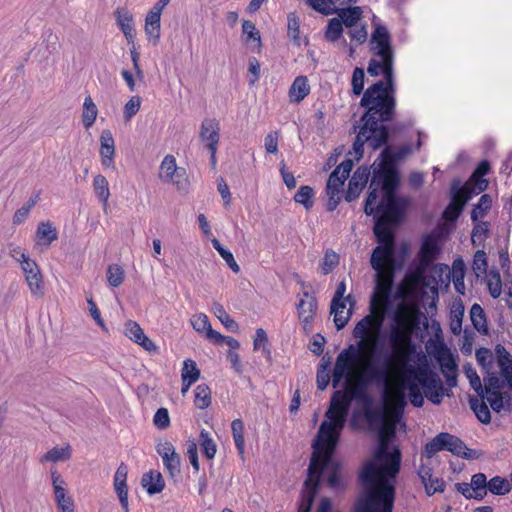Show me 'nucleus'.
Returning a JSON list of instances; mask_svg holds the SVG:
<instances>
[{"label": "nucleus", "instance_id": "6ab92c4d", "mask_svg": "<svg viewBox=\"0 0 512 512\" xmlns=\"http://www.w3.org/2000/svg\"><path fill=\"white\" fill-rule=\"evenodd\" d=\"M58 232L52 222H40L35 233L37 246L49 248L53 241L57 240Z\"/></svg>", "mask_w": 512, "mask_h": 512}, {"label": "nucleus", "instance_id": "f704fd0d", "mask_svg": "<svg viewBox=\"0 0 512 512\" xmlns=\"http://www.w3.org/2000/svg\"><path fill=\"white\" fill-rule=\"evenodd\" d=\"M231 430L233 439L235 442V446L241 456L244 455L245 452V439H244V424L242 420L235 419L231 423Z\"/></svg>", "mask_w": 512, "mask_h": 512}, {"label": "nucleus", "instance_id": "c03bdc74", "mask_svg": "<svg viewBox=\"0 0 512 512\" xmlns=\"http://www.w3.org/2000/svg\"><path fill=\"white\" fill-rule=\"evenodd\" d=\"M471 408L475 412L478 420L482 423H489L491 420V414L487 407V405L484 403V401L479 400L477 398L470 400Z\"/></svg>", "mask_w": 512, "mask_h": 512}, {"label": "nucleus", "instance_id": "0eeeda50", "mask_svg": "<svg viewBox=\"0 0 512 512\" xmlns=\"http://www.w3.org/2000/svg\"><path fill=\"white\" fill-rule=\"evenodd\" d=\"M159 179L164 183L173 184L177 190L186 191L188 188V176L185 168L178 167L176 159L172 155H166L159 167Z\"/></svg>", "mask_w": 512, "mask_h": 512}, {"label": "nucleus", "instance_id": "a19ab883", "mask_svg": "<svg viewBox=\"0 0 512 512\" xmlns=\"http://www.w3.org/2000/svg\"><path fill=\"white\" fill-rule=\"evenodd\" d=\"M470 484L476 493V499L482 500L486 496L488 488L486 475L483 473L474 474Z\"/></svg>", "mask_w": 512, "mask_h": 512}, {"label": "nucleus", "instance_id": "680f3d73", "mask_svg": "<svg viewBox=\"0 0 512 512\" xmlns=\"http://www.w3.org/2000/svg\"><path fill=\"white\" fill-rule=\"evenodd\" d=\"M153 423L158 429H166L170 425L169 412L166 408H159L153 418Z\"/></svg>", "mask_w": 512, "mask_h": 512}, {"label": "nucleus", "instance_id": "412c9836", "mask_svg": "<svg viewBox=\"0 0 512 512\" xmlns=\"http://www.w3.org/2000/svg\"><path fill=\"white\" fill-rule=\"evenodd\" d=\"M347 301H332L330 307V313L333 315V321L337 330L343 329L348 323L352 310L346 307Z\"/></svg>", "mask_w": 512, "mask_h": 512}, {"label": "nucleus", "instance_id": "7ed1b4c3", "mask_svg": "<svg viewBox=\"0 0 512 512\" xmlns=\"http://www.w3.org/2000/svg\"><path fill=\"white\" fill-rule=\"evenodd\" d=\"M393 286L390 288L387 299L381 300L376 297L377 272H375V287L369 304V314L363 317L354 327V338L360 339L356 346L363 354L369 356L370 377L375 382H382L384 394L390 397V389L400 387L406 397V390L409 396L420 393L419 383L411 382L414 374H409L406 367L410 366L408 361L415 351L412 342V334L418 323L419 308L415 304L400 303L393 315L392 323L388 332V342L392 354L384 359L382 367H376L372 362L375 345L377 344L383 323L387 314V307Z\"/></svg>", "mask_w": 512, "mask_h": 512}, {"label": "nucleus", "instance_id": "ddd939ff", "mask_svg": "<svg viewBox=\"0 0 512 512\" xmlns=\"http://www.w3.org/2000/svg\"><path fill=\"white\" fill-rule=\"evenodd\" d=\"M406 371L409 374H414V380L423 387L425 395L434 390L443 388L440 377L427 368L416 369L414 366H408L406 367Z\"/></svg>", "mask_w": 512, "mask_h": 512}, {"label": "nucleus", "instance_id": "052dcab7", "mask_svg": "<svg viewBox=\"0 0 512 512\" xmlns=\"http://www.w3.org/2000/svg\"><path fill=\"white\" fill-rule=\"evenodd\" d=\"M442 433L435 436L430 442L425 445L424 455L427 458L433 457L437 452L443 450Z\"/></svg>", "mask_w": 512, "mask_h": 512}, {"label": "nucleus", "instance_id": "603ef678", "mask_svg": "<svg viewBox=\"0 0 512 512\" xmlns=\"http://www.w3.org/2000/svg\"><path fill=\"white\" fill-rule=\"evenodd\" d=\"M339 263V256L332 250H327L321 263V270L324 275L330 273Z\"/></svg>", "mask_w": 512, "mask_h": 512}, {"label": "nucleus", "instance_id": "3c124183", "mask_svg": "<svg viewBox=\"0 0 512 512\" xmlns=\"http://www.w3.org/2000/svg\"><path fill=\"white\" fill-rule=\"evenodd\" d=\"M306 3L323 15H330L335 12L332 0H306Z\"/></svg>", "mask_w": 512, "mask_h": 512}, {"label": "nucleus", "instance_id": "69168bd1", "mask_svg": "<svg viewBox=\"0 0 512 512\" xmlns=\"http://www.w3.org/2000/svg\"><path fill=\"white\" fill-rule=\"evenodd\" d=\"M486 398L494 411L500 412L503 409V407H504L503 396L500 392L490 391L489 388H487Z\"/></svg>", "mask_w": 512, "mask_h": 512}, {"label": "nucleus", "instance_id": "864d4df0", "mask_svg": "<svg viewBox=\"0 0 512 512\" xmlns=\"http://www.w3.org/2000/svg\"><path fill=\"white\" fill-rule=\"evenodd\" d=\"M287 20H288V24H287L288 36L294 41V43L299 45L300 44V42H299V34H300L299 19L295 13H290V14H288Z\"/></svg>", "mask_w": 512, "mask_h": 512}, {"label": "nucleus", "instance_id": "f3484780", "mask_svg": "<svg viewBox=\"0 0 512 512\" xmlns=\"http://www.w3.org/2000/svg\"><path fill=\"white\" fill-rule=\"evenodd\" d=\"M125 335L148 352H157L155 343L148 338L140 325L132 320L125 323Z\"/></svg>", "mask_w": 512, "mask_h": 512}, {"label": "nucleus", "instance_id": "7c9ffc66", "mask_svg": "<svg viewBox=\"0 0 512 512\" xmlns=\"http://www.w3.org/2000/svg\"><path fill=\"white\" fill-rule=\"evenodd\" d=\"M98 109L91 96L84 99L82 111V123L86 129L93 126L97 119Z\"/></svg>", "mask_w": 512, "mask_h": 512}, {"label": "nucleus", "instance_id": "72a5a7b5", "mask_svg": "<svg viewBox=\"0 0 512 512\" xmlns=\"http://www.w3.org/2000/svg\"><path fill=\"white\" fill-rule=\"evenodd\" d=\"M491 207H492V199H491L490 195L483 194L480 197L478 203L474 206V208L471 211V220L472 221L481 220L482 218H484L486 216V214L491 209Z\"/></svg>", "mask_w": 512, "mask_h": 512}, {"label": "nucleus", "instance_id": "423d86ee", "mask_svg": "<svg viewBox=\"0 0 512 512\" xmlns=\"http://www.w3.org/2000/svg\"><path fill=\"white\" fill-rule=\"evenodd\" d=\"M313 453L308 467V478L305 480V489L302 493V499L298 512H310L312 503L318 490L319 479L324 468L328 467L331 461H325L324 453L317 446L312 445Z\"/></svg>", "mask_w": 512, "mask_h": 512}, {"label": "nucleus", "instance_id": "37998d69", "mask_svg": "<svg viewBox=\"0 0 512 512\" xmlns=\"http://www.w3.org/2000/svg\"><path fill=\"white\" fill-rule=\"evenodd\" d=\"M313 195L314 192L310 186H301L294 195V200L309 210L313 206Z\"/></svg>", "mask_w": 512, "mask_h": 512}, {"label": "nucleus", "instance_id": "cd10ccee", "mask_svg": "<svg viewBox=\"0 0 512 512\" xmlns=\"http://www.w3.org/2000/svg\"><path fill=\"white\" fill-rule=\"evenodd\" d=\"M141 483L150 495L162 492L165 487L162 475L154 471L144 474Z\"/></svg>", "mask_w": 512, "mask_h": 512}, {"label": "nucleus", "instance_id": "4be33fe9", "mask_svg": "<svg viewBox=\"0 0 512 512\" xmlns=\"http://www.w3.org/2000/svg\"><path fill=\"white\" fill-rule=\"evenodd\" d=\"M442 438L443 450L446 449L451 453L464 458L471 457V450L468 449L464 442L458 437L449 433H442Z\"/></svg>", "mask_w": 512, "mask_h": 512}, {"label": "nucleus", "instance_id": "f8f14e48", "mask_svg": "<svg viewBox=\"0 0 512 512\" xmlns=\"http://www.w3.org/2000/svg\"><path fill=\"white\" fill-rule=\"evenodd\" d=\"M436 360L448 387H455L457 385V363L453 353L447 348L441 349L437 353Z\"/></svg>", "mask_w": 512, "mask_h": 512}, {"label": "nucleus", "instance_id": "bf43d9fd", "mask_svg": "<svg viewBox=\"0 0 512 512\" xmlns=\"http://www.w3.org/2000/svg\"><path fill=\"white\" fill-rule=\"evenodd\" d=\"M243 33L246 35V40H252L257 42V47L261 46V36L255 25L248 20L243 21L242 24Z\"/></svg>", "mask_w": 512, "mask_h": 512}, {"label": "nucleus", "instance_id": "473e14b6", "mask_svg": "<svg viewBox=\"0 0 512 512\" xmlns=\"http://www.w3.org/2000/svg\"><path fill=\"white\" fill-rule=\"evenodd\" d=\"M199 444L201 450L208 460H212L217 452V445L210 436L209 432L202 430L199 435Z\"/></svg>", "mask_w": 512, "mask_h": 512}, {"label": "nucleus", "instance_id": "e433bc0d", "mask_svg": "<svg viewBox=\"0 0 512 512\" xmlns=\"http://www.w3.org/2000/svg\"><path fill=\"white\" fill-rule=\"evenodd\" d=\"M214 315L221 321V323L231 332H237L239 329L238 324L229 316L224 307L219 303H214L212 307Z\"/></svg>", "mask_w": 512, "mask_h": 512}, {"label": "nucleus", "instance_id": "1a4fd4ad", "mask_svg": "<svg viewBox=\"0 0 512 512\" xmlns=\"http://www.w3.org/2000/svg\"><path fill=\"white\" fill-rule=\"evenodd\" d=\"M25 281L29 287L30 293L37 298H42L44 296V280L41 270L39 269L37 263L31 259L26 261L25 264L20 266Z\"/></svg>", "mask_w": 512, "mask_h": 512}, {"label": "nucleus", "instance_id": "b1692460", "mask_svg": "<svg viewBox=\"0 0 512 512\" xmlns=\"http://www.w3.org/2000/svg\"><path fill=\"white\" fill-rule=\"evenodd\" d=\"M116 22L126 39L131 42L135 36V29L133 26V16L126 8H117L115 11Z\"/></svg>", "mask_w": 512, "mask_h": 512}, {"label": "nucleus", "instance_id": "f03ea898", "mask_svg": "<svg viewBox=\"0 0 512 512\" xmlns=\"http://www.w3.org/2000/svg\"><path fill=\"white\" fill-rule=\"evenodd\" d=\"M393 286L390 288L387 299L381 300L376 297L377 272H375V287L369 304V314L363 317L354 327V338L360 339L356 346L363 354L369 356L370 377L375 382H382L384 394L390 397V389L400 387L406 397V390L409 396L420 393L419 383L411 382L414 374H409L406 367L410 366L408 361L415 351L412 342V334L418 323L419 308L415 304L400 303L393 315L392 323L388 332V342L392 354L384 359L382 367H376L372 362L375 345L377 344L383 323L387 314V307Z\"/></svg>", "mask_w": 512, "mask_h": 512}, {"label": "nucleus", "instance_id": "4c0bfd02", "mask_svg": "<svg viewBox=\"0 0 512 512\" xmlns=\"http://www.w3.org/2000/svg\"><path fill=\"white\" fill-rule=\"evenodd\" d=\"M194 403L199 409H206L211 404V390L206 384H199L195 389Z\"/></svg>", "mask_w": 512, "mask_h": 512}, {"label": "nucleus", "instance_id": "5fc2aeb1", "mask_svg": "<svg viewBox=\"0 0 512 512\" xmlns=\"http://www.w3.org/2000/svg\"><path fill=\"white\" fill-rule=\"evenodd\" d=\"M268 345V336L264 329L258 328L255 333L254 338V350H262L263 354L266 356L270 355V350L267 347Z\"/></svg>", "mask_w": 512, "mask_h": 512}, {"label": "nucleus", "instance_id": "58836bf2", "mask_svg": "<svg viewBox=\"0 0 512 512\" xmlns=\"http://www.w3.org/2000/svg\"><path fill=\"white\" fill-rule=\"evenodd\" d=\"M211 243L214 247V249L220 254V256L224 259V261L226 262V264L229 266V268L235 272V273H238L240 271V267L239 265L237 264V262L235 261L234 259V256L233 254L227 250L226 248H224L221 243L219 242L218 239L214 238L211 240Z\"/></svg>", "mask_w": 512, "mask_h": 512}, {"label": "nucleus", "instance_id": "09e8293b", "mask_svg": "<svg viewBox=\"0 0 512 512\" xmlns=\"http://www.w3.org/2000/svg\"><path fill=\"white\" fill-rule=\"evenodd\" d=\"M107 280L113 287L120 286L124 280L123 269L117 264L110 265L107 269Z\"/></svg>", "mask_w": 512, "mask_h": 512}, {"label": "nucleus", "instance_id": "dca6fc26", "mask_svg": "<svg viewBox=\"0 0 512 512\" xmlns=\"http://www.w3.org/2000/svg\"><path fill=\"white\" fill-rule=\"evenodd\" d=\"M370 176V170L367 167H359L354 172L352 178L349 181L348 189L345 195V200L352 202L357 199L366 186Z\"/></svg>", "mask_w": 512, "mask_h": 512}, {"label": "nucleus", "instance_id": "6e6d98bb", "mask_svg": "<svg viewBox=\"0 0 512 512\" xmlns=\"http://www.w3.org/2000/svg\"><path fill=\"white\" fill-rule=\"evenodd\" d=\"M36 204V200L30 199L27 203H25L22 207L16 210L13 215V224L19 225L23 223L28 217L31 209Z\"/></svg>", "mask_w": 512, "mask_h": 512}, {"label": "nucleus", "instance_id": "393cba45", "mask_svg": "<svg viewBox=\"0 0 512 512\" xmlns=\"http://www.w3.org/2000/svg\"><path fill=\"white\" fill-rule=\"evenodd\" d=\"M496 354L501 375L506 380L508 386L512 388V356L500 345L496 347Z\"/></svg>", "mask_w": 512, "mask_h": 512}, {"label": "nucleus", "instance_id": "9b49d317", "mask_svg": "<svg viewBox=\"0 0 512 512\" xmlns=\"http://www.w3.org/2000/svg\"><path fill=\"white\" fill-rule=\"evenodd\" d=\"M156 451L161 456L170 476H177L180 473L181 459L172 443L167 440L161 441L157 444Z\"/></svg>", "mask_w": 512, "mask_h": 512}, {"label": "nucleus", "instance_id": "a878e982", "mask_svg": "<svg viewBox=\"0 0 512 512\" xmlns=\"http://www.w3.org/2000/svg\"><path fill=\"white\" fill-rule=\"evenodd\" d=\"M310 93V85L306 76H298L294 79L290 89L291 102L299 103Z\"/></svg>", "mask_w": 512, "mask_h": 512}, {"label": "nucleus", "instance_id": "aec40b11", "mask_svg": "<svg viewBox=\"0 0 512 512\" xmlns=\"http://www.w3.org/2000/svg\"><path fill=\"white\" fill-rule=\"evenodd\" d=\"M162 11V8L154 5L145 18V32L150 39L154 40V43H157L160 38Z\"/></svg>", "mask_w": 512, "mask_h": 512}, {"label": "nucleus", "instance_id": "bb28decb", "mask_svg": "<svg viewBox=\"0 0 512 512\" xmlns=\"http://www.w3.org/2000/svg\"><path fill=\"white\" fill-rule=\"evenodd\" d=\"M191 325L199 333H206L209 339H222V335L213 330L206 314L199 313L191 318Z\"/></svg>", "mask_w": 512, "mask_h": 512}, {"label": "nucleus", "instance_id": "ea45409f", "mask_svg": "<svg viewBox=\"0 0 512 512\" xmlns=\"http://www.w3.org/2000/svg\"><path fill=\"white\" fill-rule=\"evenodd\" d=\"M181 378L182 381L188 380L190 383H195L200 378V370L194 360L186 359L183 362Z\"/></svg>", "mask_w": 512, "mask_h": 512}, {"label": "nucleus", "instance_id": "8fccbe9b", "mask_svg": "<svg viewBox=\"0 0 512 512\" xmlns=\"http://www.w3.org/2000/svg\"><path fill=\"white\" fill-rule=\"evenodd\" d=\"M487 286L490 295L493 298H498L502 292V282L499 272L491 271L487 281Z\"/></svg>", "mask_w": 512, "mask_h": 512}, {"label": "nucleus", "instance_id": "13d9d810", "mask_svg": "<svg viewBox=\"0 0 512 512\" xmlns=\"http://www.w3.org/2000/svg\"><path fill=\"white\" fill-rule=\"evenodd\" d=\"M365 73L362 68H355L352 75V91L355 95H360L364 88Z\"/></svg>", "mask_w": 512, "mask_h": 512}, {"label": "nucleus", "instance_id": "79ce46f5", "mask_svg": "<svg viewBox=\"0 0 512 512\" xmlns=\"http://www.w3.org/2000/svg\"><path fill=\"white\" fill-rule=\"evenodd\" d=\"M472 268L477 277L485 275L488 269L487 256L484 250H477L473 257Z\"/></svg>", "mask_w": 512, "mask_h": 512}, {"label": "nucleus", "instance_id": "49530a36", "mask_svg": "<svg viewBox=\"0 0 512 512\" xmlns=\"http://www.w3.org/2000/svg\"><path fill=\"white\" fill-rule=\"evenodd\" d=\"M470 318L474 327L478 330L486 328V318L482 307L479 304H474L470 310Z\"/></svg>", "mask_w": 512, "mask_h": 512}, {"label": "nucleus", "instance_id": "de8ad7c7", "mask_svg": "<svg viewBox=\"0 0 512 512\" xmlns=\"http://www.w3.org/2000/svg\"><path fill=\"white\" fill-rule=\"evenodd\" d=\"M329 362L322 359L321 364L317 370V388L321 391L325 390L330 382V374L328 371Z\"/></svg>", "mask_w": 512, "mask_h": 512}, {"label": "nucleus", "instance_id": "39448f33", "mask_svg": "<svg viewBox=\"0 0 512 512\" xmlns=\"http://www.w3.org/2000/svg\"><path fill=\"white\" fill-rule=\"evenodd\" d=\"M373 57L370 59L367 72L371 76H384L364 92L360 105L366 109L360 118V125L353 151L356 160L363 157L364 146L376 151L387 143L388 129L384 125L393 119L396 108V84L394 78V53L391 47L390 35L384 26H377L371 37Z\"/></svg>", "mask_w": 512, "mask_h": 512}, {"label": "nucleus", "instance_id": "a211bd4d", "mask_svg": "<svg viewBox=\"0 0 512 512\" xmlns=\"http://www.w3.org/2000/svg\"><path fill=\"white\" fill-rule=\"evenodd\" d=\"M127 474L128 468L124 463H121L117 468L114 475V488L118 495L120 504L124 512H129L128 508V489H127Z\"/></svg>", "mask_w": 512, "mask_h": 512}, {"label": "nucleus", "instance_id": "0e129e2a", "mask_svg": "<svg viewBox=\"0 0 512 512\" xmlns=\"http://www.w3.org/2000/svg\"><path fill=\"white\" fill-rule=\"evenodd\" d=\"M8 254L10 257L16 260L20 264V266L25 264L26 261L31 260V258L25 253L24 249H22L20 246H16L13 244H10L8 246Z\"/></svg>", "mask_w": 512, "mask_h": 512}, {"label": "nucleus", "instance_id": "20e7f679", "mask_svg": "<svg viewBox=\"0 0 512 512\" xmlns=\"http://www.w3.org/2000/svg\"><path fill=\"white\" fill-rule=\"evenodd\" d=\"M409 145L393 150L386 147L380 154L381 162L374 167L370 182V192L366 199L364 212L375 215L374 234L378 246L371 254L370 265L377 272L376 297L386 300L395 277V236L394 228L400 222L405 203L395 194L399 185V175L393 164L410 155Z\"/></svg>", "mask_w": 512, "mask_h": 512}, {"label": "nucleus", "instance_id": "c9c22d12", "mask_svg": "<svg viewBox=\"0 0 512 512\" xmlns=\"http://www.w3.org/2000/svg\"><path fill=\"white\" fill-rule=\"evenodd\" d=\"M512 489L510 482L500 476H495L488 481L487 491L494 495H505Z\"/></svg>", "mask_w": 512, "mask_h": 512}, {"label": "nucleus", "instance_id": "c85d7f7f", "mask_svg": "<svg viewBox=\"0 0 512 512\" xmlns=\"http://www.w3.org/2000/svg\"><path fill=\"white\" fill-rule=\"evenodd\" d=\"M335 12H337V18L341 20L342 26L345 25L350 28L356 26L362 17V9L358 6L338 9Z\"/></svg>", "mask_w": 512, "mask_h": 512}, {"label": "nucleus", "instance_id": "e2e57ef3", "mask_svg": "<svg viewBox=\"0 0 512 512\" xmlns=\"http://www.w3.org/2000/svg\"><path fill=\"white\" fill-rule=\"evenodd\" d=\"M471 193L472 190L470 189V187L465 185L453 194L451 201L457 203L462 208H464L466 203L471 199Z\"/></svg>", "mask_w": 512, "mask_h": 512}, {"label": "nucleus", "instance_id": "9d476101", "mask_svg": "<svg viewBox=\"0 0 512 512\" xmlns=\"http://www.w3.org/2000/svg\"><path fill=\"white\" fill-rule=\"evenodd\" d=\"M352 168L353 161L351 159H346L343 162H341L328 178L326 185V193L340 194L343 190V185L346 179L350 175Z\"/></svg>", "mask_w": 512, "mask_h": 512}, {"label": "nucleus", "instance_id": "5701e85b", "mask_svg": "<svg viewBox=\"0 0 512 512\" xmlns=\"http://www.w3.org/2000/svg\"><path fill=\"white\" fill-rule=\"evenodd\" d=\"M72 456V448L69 444H65L62 447L55 446L44 453L40 458L41 464L45 463H58L68 461Z\"/></svg>", "mask_w": 512, "mask_h": 512}, {"label": "nucleus", "instance_id": "2f4dec72", "mask_svg": "<svg viewBox=\"0 0 512 512\" xmlns=\"http://www.w3.org/2000/svg\"><path fill=\"white\" fill-rule=\"evenodd\" d=\"M474 227L471 233V242L473 245H481L489 236V223L486 221H472Z\"/></svg>", "mask_w": 512, "mask_h": 512}, {"label": "nucleus", "instance_id": "774afa93", "mask_svg": "<svg viewBox=\"0 0 512 512\" xmlns=\"http://www.w3.org/2000/svg\"><path fill=\"white\" fill-rule=\"evenodd\" d=\"M464 208H462L457 203L451 201L449 205L446 207V209L443 212V217L448 221H455L458 219L459 215L463 211Z\"/></svg>", "mask_w": 512, "mask_h": 512}, {"label": "nucleus", "instance_id": "2eb2a0df", "mask_svg": "<svg viewBox=\"0 0 512 512\" xmlns=\"http://www.w3.org/2000/svg\"><path fill=\"white\" fill-rule=\"evenodd\" d=\"M297 309L299 320L304 330H311V324L317 310L316 298L305 292L298 303Z\"/></svg>", "mask_w": 512, "mask_h": 512}, {"label": "nucleus", "instance_id": "4468645a", "mask_svg": "<svg viewBox=\"0 0 512 512\" xmlns=\"http://www.w3.org/2000/svg\"><path fill=\"white\" fill-rule=\"evenodd\" d=\"M100 158L101 164L106 169H115V141L110 130L101 132L100 138Z\"/></svg>", "mask_w": 512, "mask_h": 512}, {"label": "nucleus", "instance_id": "4d7b16f0", "mask_svg": "<svg viewBox=\"0 0 512 512\" xmlns=\"http://www.w3.org/2000/svg\"><path fill=\"white\" fill-rule=\"evenodd\" d=\"M141 107V98L139 96H133L124 106V118L126 121H130L131 118L138 113Z\"/></svg>", "mask_w": 512, "mask_h": 512}, {"label": "nucleus", "instance_id": "f257e3e1", "mask_svg": "<svg viewBox=\"0 0 512 512\" xmlns=\"http://www.w3.org/2000/svg\"><path fill=\"white\" fill-rule=\"evenodd\" d=\"M345 379L346 391L333 393L328 410L313 445L324 453L325 461H331L344 428L352 400L363 403L364 416L371 427L378 429V448L373 458L365 464L360 474L362 494L356 503L357 512H392L395 497L394 478L400 470L401 452L389 443L396 433L407 402L401 388L390 389V397L384 395L385 410L372 408L367 394L370 377L369 356L355 345L343 349L337 356L332 372V386L336 388Z\"/></svg>", "mask_w": 512, "mask_h": 512}, {"label": "nucleus", "instance_id": "338daca9", "mask_svg": "<svg viewBox=\"0 0 512 512\" xmlns=\"http://www.w3.org/2000/svg\"><path fill=\"white\" fill-rule=\"evenodd\" d=\"M464 372H465L467 378L469 379L471 387L477 393L482 392L483 388H482L481 380H480V377L478 376L477 372L475 371V369L472 368L471 366H465Z\"/></svg>", "mask_w": 512, "mask_h": 512}, {"label": "nucleus", "instance_id": "c756f323", "mask_svg": "<svg viewBox=\"0 0 512 512\" xmlns=\"http://www.w3.org/2000/svg\"><path fill=\"white\" fill-rule=\"evenodd\" d=\"M93 190L98 200L106 207L110 198L109 183L105 176L97 174L93 178Z\"/></svg>", "mask_w": 512, "mask_h": 512}, {"label": "nucleus", "instance_id": "a18cd8bd", "mask_svg": "<svg viewBox=\"0 0 512 512\" xmlns=\"http://www.w3.org/2000/svg\"><path fill=\"white\" fill-rule=\"evenodd\" d=\"M342 32H343V26L341 24V20L339 18L335 17V18H332L329 20L327 28H326V32H325V37L327 40H329L331 42H335L341 37Z\"/></svg>", "mask_w": 512, "mask_h": 512}, {"label": "nucleus", "instance_id": "6e6552de", "mask_svg": "<svg viewBox=\"0 0 512 512\" xmlns=\"http://www.w3.org/2000/svg\"><path fill=\"white\" fill-rule=\"evenodd\" d=\"M200 139L206 144L210 152L211 165H216V153L220 139V124L214 118H205L200 126Z\"/></svg>", "mask_w": 512, "mask_h": 512}]
</instances>
